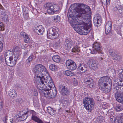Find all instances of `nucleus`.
Wrapping results in <instances>:
<instances>
[{"instance_id": "1", "label": "nucleus", "mask_w": 123, "mask_h": 123, "mask_svg": "<svg viewBox=\"0 0 123 123\" xmlns=\"http://www.w3.org/2000/svg\"><path fill=\"white\" fill-rule=\"evenodd\" d=\"M35 76L34 81L40 94L48 98L55 97L57 91L52 78L45 67L41 64L34 68Z\"/></svg>"}, {"instance_id": "2", "label": "nucleus", "mask_w": 123, "mask_h": 123, "mask_svg": "<svg viewBox=\"0 0 123 123\" xmlns=\"http://www.w3.org/2000/svg\"><path fill=\"white\" fill-rule=\"evenodd\" d=\"M91 9L88 6L82 3L74 4L71 5L68 13V16L70 23V19L77 21L81 18L85 19L91 16Z\"/></svg>"}, {"instance_id": "3", "label": "nucleus", "mask_w": 123, "mask_h": 123, "mask_svg": "<svg viewBox=\"0 0 123 123\" xmlns=\"http://www.w3.org/2000/svg\"><path fill=\"white\" fill-rule=\"evenodd\" d=\"M89 18L84 19L81 18L80 19L75 21L71 18L70 24L77 33L81 35H86L91 30L92 26L91 20Z\"/></svg>"}, {"instance_id": "4", "label": "nucleus", "mask_w": 123, "mask_h": 123, "mask_svg": "<svg viewBox=\"0 0 123 123\" xmlns=\"http://www.w3.org/2000/svg\"><path fill=\"white\" fill-rule=\"evenodd\" d=\"M44 6L46 11L49 14H53L59 8L58 5L49 2L46 3Z\"/></svg>"}, {"instance_id": "5", "label": "nucleus", "mask_w": 123, "mask_h": 123, "mask_svg": "<svg viewBox=\"0 0 123 123\" xmlns=\"http://www.w3.org/2000/svg\"><path fill=\"white\" fill-rule=\"evenodd\" d=\"M84 106L86 110H89L90 111L92 109L94 104V101L92 98L86 97L83 100Z\"/></svg>"}, {"instance_id": "6", "label": "nucleus", "mask_w": 123, "mask_h": 123, "mask_svg": "<svg viewBox=\"0 0 123 123\" xmlns=\"http://www.w3.org/2000/svg\"><path fill=\"white\" fill-rule=\"evenodd\" d=\"M57 29L56 27L51 28L48 30L47 32L48 38L50 39H54L58 37Z\"/></svg>"}, {"instance_id": "7", "label": "nucleus", "mask_w": 123, "mask_h": 123, "mask_svg": "<svg viewBox=\"0 0 123 123\" xmlns=\"http://www.w3.org/2000/svg\"><path fill=\"white\" fill-rule=\"evenodd\" d=\"M18 57V55H12L9 58H6L5 62L8 66L13 67L16 64Z\"/></svg>"}, {"instance_id": "8", "label": "nucleus", "mask_w": 123, "mask_h": 123, "mask_svg": "<svg viewBox=\"0 0 123 123\" xmlns=\"http://www.w3.org/2000/svg\"><path fill=\"white\" fill-rule=\"evenodd\" d=\"M93 46L92 49L91 51L92 54L97 53V52H99L101 50V46L99 42H95L93 44Z\"/></svg>"}, {"instance_id": "9", "label": "nucleus", "mask_w": 123, "mask_h": 123, "mask_svg": "<svg viewBox=\"0 0 123 123\" xmlns=\"http://www.w3.org/2000/svg\"><path fill=\"white\" fill-rule=\"evenodd\" d=\"M110 55L112 57L113 59L119 61L121 59L120 55L118 54L116 51L112 49H110L109 50Z\"/></svg>"}, {"instance_id": "10", "label": "nucleus", "mask_w": 123, "mask_h": 123, "mask_svg": "<svg viewBox=\"0 0 123 123\" xmlns=\"http://www.w3.org/2000/svg\"><path fill=\"white\" fill-rule=\"evenodd\" d=\"M59 89L60 93L63 95L67 96L69 94V90L66 86L60 85L59 86Z\"/></svg>"}, {"instance_id": "11", "label": "nucleus", "mask_w": 123, "mask_h": 123, "mask_svg": "<svg viewBox=\"0 0 123 123\" xmlns=\"http://www.w3.org/2000/svg\"><path fill=\"white\" fill-rule=\"evenodd\" d=\"M90 67L91 69L95 70L97 69L98 67V63L94 60H90L88 62Z\"/></svg>"}, {"instance_id": "12", "label": "nucleus", "mask_w": 123, "mask_h": 123, "mask_svg": "<svg viewBox=\"0 0 123 123\" xmlns=\"http://www.w3.org/2000/svg\"><path fill=\"white\" fill-rule=\"evenodd\" d=\"M102 21V18L101 16L98 14H97L94 17L93 20L95 25L97 27L99 26Z\"/></svg>"}, {"instance_id": "13", "label": "nucleus", "mask_w": 123, "mask_h": 123, "mask_svg": "<svg viewBox=\"0 0 123 123\" xmlns=\"http://www.w3.org/2000/svg\"><path fill=\"white\" fill-rule=\"evenodd\" d=\"M84 80L85 83L90 88H93L94 86L93 83V81L92 79L90 78L85 79Z\"/></svg>"}, {"instance_id": "14", "label": "nucleus", "mask_w": 123, "mask_h": 123, "mask_svg": "<svg viewBox=\"0 0 123 123\" xmlns=\"http://www.w3.org/2000/svg\"><path fill=\"white\" fill-rule=\"evenodd\" d=\"M8 94L11 98H14L17 96V93L15 90L13 89H10L8 92Z\"/></svg>"}, {"instance_id": "15", "label": "nucleus", "mask_w": 123, "mask_h": 123, "mask_svg": "<svg viewBox=\"0 0 123 123\" xmlns=\"http://www.w3.org/2000/svg\"><path fill=\"white\" fill-rule=\"evenodd\" d=\"M35 112L33 110H31L30 111H28L26 113L23 114L21 116H20V117L21 118V120L22 121L25 120L27 117L29 116L31 113H34Z\"/></svg>"}, {"instance_id": "16", "label": "nucleus", "mask_w": 123, "mask_h": 123, "mask_svg": "<svg viewBox=\"0 0 123 123\" xmlns=\"http://www.w3.org/2000/svg\"><path fill=\"white\" fill-rule=\"evenodd\" d=\"M23 13V18L25 19L28 18L29 17L28 9L26 7L24 6L22 7Z\"/></svg>"}, {"instance_id": "17", "label": "nucleus", "mask_w": 123, "mask_h": 123, "mask_svg": "<svg viewBox=\"0 0 123 123\" xmlns=\"http://www.w3.org/2000/svg\"><path fill=\"white\" fill-rule=\"evenodd\" d=\"M114 88H113V92L115 93L117 92H121L120 91V87H119L120 86L118 84V83L117 82L113 84Z\"/></svg>"}, {"instance_id": "18", "label": "nucleus", "mask_w": 123, "mask_h": 123, "mask_svg": "<svg viewBox=\"0 0 123 123\" xmlns=\"http://www.w3.org/2000/svg\"><path fill=\"white\" fill-rule=\"evenodd\" d=\"M114 10L116 11L118 10L120 14L123 13V5H117L114 8Z\"/></svg>"}, {"instance_id": "19", "label": "nucleus", "mask_w": 123, "mask_h": 123, "mask_svg": "<svg viewBox=\"0 0 123 123\" xmlns=\"http://www.w3.org/2000/svg\"><path fill=\"white\" fill-rule=\"evenodd\" d=\"M78 69L82 73L85 72L87 70L86 65L83 64H80L79 66Z\"/></svg>"}, {"instance_id": "20", "label": "nucleus", "mask_w": 123, "mask_h": 123, "mask_svg": "<svg viewBox=\"0 0 123 123\" xmlns=\"http://www.w3.org/2000/svg\"><path fill=\"white\" fill-rule=\"evenodd\" d=\"M98 84L99 86L101 88H103V87L107 86V84L105 83L103 77H102L98 81Z\"/></svg>"}, {"instance_id": "21", "label": "nucleus", "mask_w": 123, "mask_h": 123, "mask_svg": "<svg viewBox=\"0 0 123 123\" xmlns=\"http://www.w3.org/2000/svg\"><path fill=\"white\" fill-rule=\"evenodd\" d=\"M35 113V112L34 113H31L32 114L31 119L38 123H43V121L41 119L37 117L36 116L34 115Z\"/></svg>"}, {"instance_id": "22", "label": "nucleus", "mask_w": 123, "mask_h": 123, "mask_svg": "<svg viewBox=\"0 0 123 123\" xmlns=\"http://www.w3.org/2000/svg\"><path fill=\"white\" fill-rule=\"evenodd\" d=\"M44 29L41 25L38 27L37 29L36 30V32L37 34L39 35L42 34L44 32Z\"/></svg>"}, {"instance_id": "23", "label": "nucleus", "mask_w": 123, "mask_h": 123, "mask_svg": "<svg viewBox=\"0 0 123 123\" xmlns=\"http://www.w3.org/2000/svg\"><path fill=\"white\" fill-rule=\"evenodd\" d=\"M104 80L105 81V83L107 84V86H108L109 85L110 86H111V79L108 77H103Z\"/></svg>"}, {"instance_id": "24", "label": "nucleus", "mask_w": 123, "mask_h": 123, "mask_svg": "<svg viewBox=\"0 0 123 123\" xmlns=\"http://www.w3.org/2000/svg\"><path fill=\"white\" fill-rule=\"evenodd\" d=\"M52 59L54 62L58 63L60 61L61 58L58 55H54L52 57Z\"/></svg>"}, {"instance_id": "25", "label": "nucleus", "mask_w": 123, "mask_h": 123, "mask_svg": "<svg viewBox=\"0 0 123 123\" xmlns=\"http://www.w3.org/2000/svg\"><path fill=\"white\" fill-rule=\"evenodd\" d=\"M80 50V47L78 46H74L72 49V51L76 54H78Z\"/></svg>"}, {"instance_id": "26", "label": "nucleus", "mask_w": 123, "mask_h": 123, "mask_svg": "<svg viewBox=\"0 0 123 123\" xmlns=\"http://www.w3.org/2000/svg\"><path fill=\"white\" fill-rule=\"evenodd\" d=\"M111 86H110L109 85V87L107 88H106L105 87H103V89H102L103 92L104 93H106L110 92L111 90Z\"/></svg>"}, {"instance_id": "27", "label": "nucleus", "mask_w": 123, "mask_h": 123, "mask_svg": "<svg viewBox=\"0 0 123 123\" xmlns=\"http://www.w3.org/2000/svg\"><path fill=\"white\" fill-rule=\"evenodd\" d=\"M76 67H77L76 65V64L74 62L73 63L71 64V65L69 66H68V68L70 70H74L76 69Z\"/></svg>"}, {"instance_id": "28", "label": "nucleus", "mask_w": 123, "mask_h": 123, "mask_svg": "<svg viewBox=\"0 0 123 123\" xmlns=\"http://www.w3.org/2000/svg\"><path fill=\"white\" fill-rule=\"evenodd\" d=\"M115 108L117 111H119L123 110V106L121 104H117Z\"/></svg>"}, {"instance_id": "29", "label": "nucleus", "mask_w": 123, "mask_h": 123, "mask_svg": "<svg viewBox=\"0 0 123 123\" xmlns=\"http://www.w3.org/2000/svg\"><path fill=\"white\" fill-rule=\"evenodd\" d=\"M19 49L18 47H16L14 48L12 50V51L13 52L14 54L15 55H18L19 54Z\"/></svg>"}, {"instance_id": "30", "label": "nucleus", "mask_w": 123, "mask_h": 123, "mask_svg": "<svg viewBox=\"0 0 123 123\" xmlns=\"http://www.w3.org/2000/svg\"><path fill=\"white\" fill-rule=\"evenodd\" d=\"M47 110L48 113L51 115L54 114V112L56 111H55L54 110L53 108L50 107H48L47 108Z\"/></svg>"}, {"instance_id": "31", "label": "nucleus", "mask_w": 123, "mask_h": 123, "mask_svg": "<svg viewBox=\"0 0 123 123\" xmlns=\"http://www.w3.org/2000/svg\"><path fill=\"white\" fill-rule=\"evenodd\" d=\"M61 44L60 40L59 39H57L54 45L55 47H60Z\"/></svg>"}, {"instance_id": "32", "label": "nucleus", "mask_w": 123, "mask_h": 123, "mask_svg": "<svg viewBox=\"0 0 123 123\" xmlns=\"http://www.w3.org/2000/svg\"><path fill=\"white\" fill-rule=\"evenodd\" d=\"M118 74L119 77L121 79H123V70L122 69H119L118 71Z\"/></svg>"}, {"instance_id": "33", "label": "nucleus", "mask_w": 123, "mask_h": 123, "mask_svg": "<svg viewBox=\"0 0 123 123\" xmlns=\"http://www.w3.org/2000/svg\"><path fill=\"white\" fill-rule=\"evenodd\" d=\"M102 3L106 6L109 5L110 4V0H101Z\"/></svg>"}, {"instance_id": "34", "label": "nucleus", "mask_w": 123, "mask_h": 123, "mask_svg": "<svg viewBox=\"0 0 123 123\" xmlns=\"http://www.w3.org/2000/svg\"><path fill=\"white\" fill-rule=\"evenodd\" d=\"M53 18L54 21L55 22H58L60 21V17L58 15L54 16Z\"/></svg>"}, {"instance_id": "35", "label": "nucleus", "mask_w": 123, "mask_h": 123, "mask_svg": "<svg viewBox=\"0 0 123 123\" xmlns=\"http://www.w3.org/2000/svg\"><path fill=\"white\" fill-rule=\"evenodd\" d=\"M11 52V51L8 50H6V51L5 54V61H6V58H9V57L10 56Z\"/></svg>"}, {"instance_id": "36", "label": "nucleus", "mask_w": 123, "mask_h": 123, "mask_svg": "<svg viewBox=\"0 0 123 123\" xmlns=\"http://www.w3.org/2000/svg\"><path fill=\"white\" fill-rule=\"evenodd\" d=\"M65 74L68 76H72L74 75V73L69 70H67L65 71Z\"/></svg>"}, {"instance_id": "37", "label": "nucleus", "mask_w": 123, "mask_h": 123, "mask_svg": "<svg viewBox=\"0 0 123 123\" xmlns=\"http://www.w3.org/2000/svg\"><path fill=\"white\" fill-rule=\"evenodd\" d=\"M50 69L52 71L55 70L57 68V66L54 64H51L49 66Z\"/></svg>"}, {"instance_id": "38", "label": "nucleus", "mask_w": 123, "mask_h": 123, "mask_svg": "<svg viewBox=\"0 0 123 123\" xmlns=\"http://www.w3.org/2000/svg\"><path fill=\"white\" fill-rule=\"evenodd\" d=\"M120 97H118L117 96V100L119 102L123 103V95H121Z\"/></svg>"}, {"instance_id": "39", "label": "nucleus", "mask_w": 123, "mask_h": 123, "mask_svg": "<svg viewBox=\"0 0 123 123\" xmlns=\"http://www.w3.org/2000/svg\"><path fill=\"white\" fill-rule=\"evenodd\" d=\"M25 36V37H24L25 38L24 41L26 43L30 42V39L28 35L27 34L26 36Z\"/></svg>"}, {"instance_id": "40", "label": "nucleus", "mask_w": 123, "mask_h": 123, "mask_svg": "<svg viewBox=\"0 0 123 123\" xmlns=\"http://www.w3.org/2000/svg\"><path fill=\"white\" fill-rule=\"evenodd\" d=\"M112 28L105 27V33L106 35H108L110 33L111 31Z\"/></svg>"}, {"instance_id": "41", "label": "nucleus", "mask_w": 123, "mask_h": 123, "mask_svg": "<svg viewBox=\"0 0 123 123\" xmlns=\"http://www.w3.org/2000/svg\"><path fill=\"white\" fill-rule=\"evenodd\" d=\"M74 62L73 61L71 60H68L66 62V64L67 68L68 67V66H69L72 64Z\"/></svg>"}, {"instance_id": "42", "label": "nucleus", "mask_w": 123, "mask_h": 123, "mask_svg": "<svg viewBox=\"0 0 123 123\" xmlns=\"http://www.w3.org/2000/svg\"><path fill=\"white\" fill-rule=\"evenodd\" d=\"M72 41L71 39H67L64 43V44H68L71 45L72 44Z\"/></svg>"}, {"instance_id": "43", "label": "nucleus", "mask_w": 123, "mask_h": 123, "mask_svg": "<svg viewBox=\"0 0 123 123\" xmlns=\"http://www.w3.org/2000/svg\"><path fill=\"white\" fill-rule=\"evenodd\" d=\"M71 47V45L68 44H65V46L64 47L65 49L69 51L70 50Z\"/></svg>"}, {"instance_id": "44", "label": "nucleus", "mask_w": 123, "mask_h": 123, "mask_svg": "<svg viewBox=\"0 0 123 123\" xmlns=\"http://www.w3.org/2000/svg\"><path fill=\"white\" fill-rule=\"evenodd\" d=\"M33 105L35 106L38 107L39 105V103L38 100H33Z\"/></svg>"}, {"instance_id": "45", "label": "nucleus", "mask_w": 123, "mask_h": 123, "mask_svg": "<svg viewBox=\"0 0 123 123\" xmlns=\"http://www.w3.org/2000/svg\"><path fill=\"white\" fill-rule=\"evenodd\" d=\"M105 27H112L111 22V21H108L106 23Z\"/></svg>"}, {"instance_id": "46", "label": "nucleus", "mask_w": 123, "mask_h": 123, "mask_svg": "<svg viewBox=\"0 0 123 123\" xmlns=\"http://www.w3.org/2000/svg\"><path fill=\"white\" fill-rule=\"evenodd\" d=\"M115 95V97L116 99H117V96H118V97H120L121 95H122L123 96V94L121 92H117L115 93H114Z\"/></svg>"}, {"instance_id": "47", "label": "nucleus", "mask_w": 123, "mask_h": 123, "mask_svg": "<svg viewBox=\"0 0 123 123\" xmlns=\"http://www.w3.org/2000/svg\"><path fill=\"white\" fill-rule=\"evenodd\" d=\"M37 53L36 52H34L31 54V55H32L33 59H35L36 57V55L37 54Z\"/></svg>"}, {"instance_id": "48", "label": "nucleus", "mask_w": 123, "mask_h": 123, "mask_svg": "<svg viewBox=\"0 0 123 123\" xmlns=\"http://www.w3.org/2000/svg\"><path fill=\"white\" fill-rule=\"evenodd\" d=\"M22 100L21 98H18L16 100V102L18 104H21L22 103Z\"/></svg>"}, {"instance_id": "49", "label": "nucleus", "mask_w": 123, "mask_h": 123, "mask_svg": "<svg viewBox=\"0 0 123 123\" xmlns=\"http://www.w3.org/2000/svg\"><path fill=\"white\" fill-rule=\"evenodd\" d=\"M114 123H122L121 120L119 119H116L114 121Z\"/></svg>"}, {"instance_id": "50", "label": "nucleus", "mask_w": 123, "mask_h": 123, "mask_svg": "<svg viewBox=\"0 0 123 123\" xmlns=\"http://www.w3.org/2000/svg\"><path fill=\"white\" fill-rule=\"evenodd\" d=\"M117 83H118V84L120 86H123V80H122V79L121 80H119V82H117Z\"/></svg>"}, {"instance_id": "51", "label": "nucleus", "mask_w": 123, "mask_h": 123, "mask_svg": "<svg viewBox=\"0 0 123 123\" xmlns=\"http://www.w3.org/2000/svg\"><path fill=\"white\" fill-rule=\"evenodd\" d=\"M3 44L2 42L0 41V53L1 52L2 49Z\"/></svg>"}, {"instance_id": "52", "label": "nucleus", "mask_w": 123, "mask_h": 123, "mask_svg": "<svg viewBox=\"0 0 123 123\" xmlns=\"http://www.w3.org/2000/svg\"><path fill=\"white\" fill-rule=\"evenodd\" d=\"M15 86L18 89H20L22 87L21 85L19 84H16Z\"/></svg>"}, {"instance_id": "53", "label": "nucleus", "mask_w": 123, "mask_h": 123, "mask_svg": "<svg viewBox=\"0 0 123 123\" xmlns=\"http://www.w3.org/2000/svg\"><path fill=\"white\" fill-rule=\"evenodd\" d=\"M33 94L34 96H37L38 95V92L36 90L34 89V92H33Z\"/></svg>"}, {"instance_id": "54", "label": "nucleus", "mask_w": 123, "mask_h": 123, "mask_svg": "<svg viewBox=\"0 0 123 123\" xmlns=\"http://www.w3.org/2000/svg\"><path fill=\"white\" fill-rule=\"evenodd\" d=\"M27 34L24 32H22L20 33V35L21 36H23L24 37L26 36Z\"/></svg>"}, {"instance_id": "55", "label": "nucleus", "mask_w": 123, "mask_h": 123, "mask_svg": "<svg viewBox=\"0 0 123 123\" xmlns=\"http://www.w3.org/2000/svg\"><path fill=\"white\" fill-rule=\"evenodd\" d=\"M16 119L12 118L10 120V122L11 123H16Z\"/></svg>"}, {"instance_id": "56", "label": "nucleus", "mask_w": 123, "mask_h": 123, "mask_svg": "<svg viewBox=\"0 0 123 123\" xmlns=\"http://www.w3.org/2000/svg\"><path fill=\"white\" fill-rule=\"evenodd\" d=\"M32 59H33V58L32 55H31L29 56L27 60L29 61H31Z\"/></svg>"}, {"instance_id": "57", "label": "nucleus", "mask_w": 123, "mask_h": 123, "mask_svg": "<svg viewBox=\"0 0 123 123\" xmlns=\"http://www.w3.org/2000/svg\"><path fill=\"white\" fill-rule=\"evenodd\" d=\"M73 81L74 84H75V86L77 84L78 81L76 79H74Z\"/></svg>"}, {"instance_id": "58", "label": "nucleus", "mask_w": 123, "mask_h": 123, "mask_svg": "<svg viewBox=\"0 0 123 123\" xmlns=\"http://www.w3.org/2000/svg\"><path fill=\"white\" fill-rule=\"evenodd\" d=\"M3 106V104L2 102L0 103V110H1Z\"/></svg>"}, {"instance_id": "59", "label": "nucleus", "mask_w": 123, "mask_h": 123, "mask_svg": "<svg viewBox=\"0 0 123 123\" xmlns=\"http://www.w3.org/2000/svg\"><path fill=\"white\" fill-rule=\"evenodd\" d=\"M30 61H29L27 60L26 62V63L27 66H29L30 65Z\"/></svg>"}, {"instance_id": "60", "label": "nucleus", "mask_w": 123, "mask_h": 123, "mask_svg": "<svg viewBox=\"0 0 123 123\" xmlns=\"http://www.w3.org/2000/svg\"><path fill=\"white\" fill-rule=\"evenodd\" d=\"M120 118L119 119L121 120L122 121L123 120V113L121 114L120 117Z\"/></svg>"}, {"instance_id": "61", "label": "nucleus", "mask_w": 123, "mask_h": 123, "mask_svg": "<svg viewBox=\"0 0 123 123\" xmlns=\"http://www.w3.org/2000/svg\"><path fill=\"white\" fill-rule=\"evenodd\" d=\"M5 25L3 23L1 22L0 23V26L4 28L5 27Z\"/></svg>"}, {"instance_id": "62", "label": "nucleus", "mask_w": 123, "mask_h": 123, "mask_svg": "<svg viewBox=\"0 0 123 123\" xmlns=\"http://www.w3.org/2000/svg\"><path fill=\"white\" fill-rule=\"evenodd\" d=\"M3 39V37L2 35L0 34V41L2 40Z\"/></svg>"}, {"instance_id": "63", "label": "nucleus", "mask_w": 123, "mask_h": 123, "mask_svg": "<svg viewBox=\"0 0 123 123\" xmlns=\"http://www.w3.org/2000/svg\"><path fill=\"white\" fill-rule=\"evenodd\" d=\"M20 117V116H19V115H17L15 116L14 117L15 118L17 119L18 118H19Z\"/></svg>"}, {"instance_id": "64", "label": "nucleus", "mask_w": 123, "mask_h": 123, "mask_svg": "<svg viewBox=\"0 0 123 123\" xmlns=\"http://www.w3.org/2000/svg\"><path fill=\"white\" fill-rule=\"evenodd\" d=\"M44 0H38V1L39 2V3H41L43 1H44Z\"/></svg>"}]
</instances>
